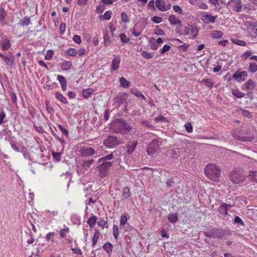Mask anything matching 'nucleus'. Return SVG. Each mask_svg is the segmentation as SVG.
<instances>
[{"instance_id":"1","label":"nucleus","mask_w":257,"mask_h":257,"mask_svg":"<svg viewBox=\"0 0 257 257\" xmlns=\"http://www.w3.org/2000/svg\"><path fill=\"white\" fill-rule=\"evenodd\" d=\"M204 171L206 176L210 180L216 182L219 181L221 174L219 166L215 164H208L206 166Z\"/></svg>"},{"instance_id":"2","label":"nucleus","mask_w":257,"mask_h":257,"mask_svg":"<svg viewBox=\"0 0 257 257\" xmlns=\"http://www.w3.org/2000/svg\"><path fill=\"white\" fill-rule=\"evenodd\" d=\"M230 176L231 180L236 184L243 182L245 178L242 170L239 169H235L231 172Z\"/></svg>"},{"instance_id":"3","label":"nucleus","mask_w":257,"mask_h":257,"mask_svg":"<svg viewBox=\"0 0 257 257\" xmlns=\"http://www.w3.org/2000/svg\"><path fill=\"white\" fill-rule=\"evenodd\" d=\"M227 8L235 13H240L242 11L241 0H229L227 3Z\"/></svg>"},{"instance_id":"4","label":"nucleus","mask_w":257,"mask_h":257,"mask_svg":"<svg viewBox=\"0 0 257 257\" xmlns=\"http://www.w3.org/2000/svg\"><path fill=\"white\" fill-rule=\"evenodd\" d=\"M112 166V163L110 162H102L98 167L99 171V175L101 178H103L106 176L109 171V169Z\"/></svg>"},{"instance_id":"5","label":"nucleus","mask_w":257,"mask_h":257,"mask_svg":"<svg viewBox=\"0 0 257 257\" xmlns=\"http://www.w3.org/2000/svg\"><path fill=\"white\" fill-rule=\"evenodd\" d=\"M217 16H213L207 12H202L201 19L205 24L214 23Z\"/></svg>"},{"instance_id":"6","label":"nucleus","mask_w":257,"mask_h":257,"mask_svg":"<svg viewBox=\"0 0 257 257\" xmlns=\"http://www.w3.org/2000/svg\"><path fill=\"white\" fill-rule=\"evenodd\" d=\"M198 34V30L196 26H185L184 29V35H189L191 38H194Z\"/></svg>"},{"instance_id":"7","label":"nucleus","mask_w":257,"mask_h":257,"mask_svg":"<svg viewBox=\"0 0 257 257\" xmlns=\"http://www.w3.org/2000/svg\"><path fill=\"white\" fill-rule=\"evenodd\" d=\"M115 127L122 134L127 133L128 126L126 122L122 119H117L115 123Z\"/></svg>"},{"instance_id":"8","label":"nucleus","mask_w":257,"mask_h":257,"mask_svg":"<svg viewBox=\"0 0 257 257\" xmlns=\"http://www.w3.org/2000/svg\"><path fill=\"white\" fill-rule=\"evenodd\" d=\"M159 148L158 142L156 140H153L148 145V147L146 150L148 155L152 156L158 150Z\"/></svg>"},{"instance_id":"9","label":"nucleus","mask_w":257,"mask_h":257,"mask_svg":"<svg viewBox=\"0 0 257 257\" xmlns=\"http://www.w3.org/2000/svg\"><path fill=\"white\" fill-rule=\"evenodd\" d=\"M155 5L157 9L161 12H167L171 8V4L170 3L166 5L165 2L163 0H156Z\"/></svg>"},{"instance_id":"10","label":"nucleus","mask_w":257,"mask_h":257,"mask_svg":"<svg viewBox=\"0 0 257 257\" xmlns=\"http://www.w3.org/2000/svg\"><path fill=\"white\" fill-rule=\"evenodd\" d=\"M206 236L209 238H220L223 235L222 232L219 229L213 228L209 231L205 232Z\"/></svg>"},{"instance_id":"11","label":"nucleus","mask_w":257,"mask_h":257,"mask_svg":"<svg viewBox=\"0 0 257 257\" xmlns=\"http://www.w3.org/2000/svg\"><path fill=\"white\" fill-rule=\"evenodd\" d=\"M81 155L84 157L91 156L95 154V151L92 147H88L87 146L83 147L80 151Z\"/></svg>"},{"instance_id":"12","label":"nucleus","mask_w":257,"mask_h":257,"mask_svg":"<svg viewBox=\"0 0 257 257\" xmlns=\"http://www.w3.org/2000/svg\"><path fill=\"white\" fill-rule=\"evenodd\" d=\"M247 76V73L245 71L238 72L237 71L233 74L232 78L237 82L244 81Z\"/></svg>"},{"instance_id":"13","label":"nucleus","mask_w":257,"mask_h":257,"mask_svg":"<svg viewBox=\"0 0 257 257\" xmlns=\"http://www.w3.org/2000/svg\"><path fill=\"white\" fill-rule=\"evenodd\" d=\"M231 204L227 203H222L218 208L219 215L222 217H225L228 215V211L229 209L231 207Z\"/></svg>"},{"instance_id":"14","label":"nucleus","mask_w":257,"mask_h":257,"mask_svg":"<svg viewBox=\"0 0 257 257\" xmlns=\"http://www.w3.org/2000/svg\"><path fill=\"white\" fill-rule=\"evenodd\" d=\"M104 144L108 148H111L118 144V142L116 137L109 136L105 140Z\"/></svg>"},{"instance_id":"15","label":"nucleus","mask_w":257,"mask_h":257,"mask_svg":"<svg viewBox=\"0 0 257 257\" xmlns=\"http://www.w3.org/2000/svg\"><path fill=\"white\" fill-rule=\"evenodd\" d=\"M120 63V57L118 55H114L112 64L111 68L113 71L118 70Z\"/></svg>"},{"instance_id":"16","label":"nucleus","mask_w":257,"mask_h":257,"mask_svg":"<svg viewBox=\"0 0 257 257\" xmlns=\"http://www.w3.org/2000/svg\"><path fill=\"white\" fill-rule=\"evenodd\" d=\"M169 22L172 25H181V21L175 15H171L168 18Z\"/></svg>"},{"instance_id":"17","label":"nucleus","mask_w":257,"mask_h":257,"mask_svg":"<svg viewBox=\"0 0 257 257\" xmlns=\"http://www.w3.org/2000/svg\"><path fill=\"white\" fill-rule=\"evenodd\" d=\"M143 29L139 24H135L133 28V33L135 37L140 36L143 32Z\"/></svg>"},{"instance_id":"18","label":"nucleus","mask_w":257,"mask_h":257,"mask_svg":"<svg viewBox=\"0 0 257 257\" xmlns=\"http://www.w3.org/2000/svg\"><path fill=\"white\" fill-rule=\"evenodd\" d=\"M7 16V12L4 8H0V24L2 26H5L6 23L5 19Z\"/></svg>"},{"instance_id":"19","label":"nucleus","mask_w":257,"mask_h":257,"mask_svg":"<svg viewBox=\"0 0 257 257\" xmlns=\"http://www.w3.org/2000/svg\"><path fill=\"white\" fill-rule=\"evenodd\" d=\"M57 80L61 85V89L63 91H65L67 88V81L65 77L62 75H58L57 76Z\"/></svg>"},{"instance_id":"20","label":"nucleus","mask_w":257,"mask_h":257,"mask_svg":"<svg viewBox=\"0 0 257 257\" xmlns=\"http://www.w3.org/2000/svg\"><path fill=\"white\" fill-rule=\"evenodd\" d=\"M94 91V90L92 88L84 89L82 91V97L85 99L88 98L93 94Z\"/></svg>"},{"instance_id":"21","label":"nucleus","mask_w":257,"mask_h":257,"mask_svg":"<svg viewBox=\"0 0 257 257\" xmlns=\"http://www.w3.org/2000/svg\"><path fill=\"white\" fill-rule=\"evenodd\" d=\"M30 19L29 17H25L24 19H21L17 24V27H23V28L28 26L30 24Z\"/></svg>"},{"instance_id":"22","label":"nucleus","mask_w":257,"mask_h":257,"mask_svg":"<svg viewBox=\"0 0 257 257\" xmlns=\"http://www.w3.org/2000/svg\"><path fill=\"white\" fill-rule=\"evenodd\" d=\"M94 231V234L92 238V243H91V246L93 247H94L97 243L100 235V232L98 229H95Z\"/></svg>"},{"instance_id":"23","label":"nucleus","mask_w":257,"mask_h":257,"mask_svg":"<svg viewBox=\"0 0 257 257\" xmlns=\"http://www.w3.org/2000/svg\"><path fill=\"white\" fill-rule=\"evenodd\" d=\"M210 37L213 39H220L223 36V33L221 31L213 30L210 33Z\"/></svg>"},{"instance_id":"24","label":"nucleus","mask_w":257,"mask_h":257,"mask_svg":"<svg viewBox=\"0 0 257 257\" xmlns=\"http://www.w3.org/2000/svg\"><path fill=\"white\" fill-rule=\"evenodd\" d=\"M97 221V216L93 215L88 218L87 221V223L89 225L90 228H93L94 227Z\"/></svg>"},{"instance_id":"25","label":"nucleus","mask_w":257,"mask_h":257,"mask_svg":"<svg viewBox=\"0 0 257 257\" xmlns=\"http://www.w3.org/2000/svg\"><path fill=\"white\" fill-rule=\"evenodd\" d=\"M13 31L15 34L19 35V36L21 37L25 32L24 28L22 27V26H17L16 24L14 26Z\"/></svg>"},{"instance_id":"26","label":"nucleus","mask_w":257,"mask_h":257,"mask_svg":"<svg viewBox=\"0 0 257 257\" xmlns=\"http://www.w3.org/2000/svg\"><path fill=\"white\" fill-rule=\"evenodd\" d=\"M111 44V40L107 32H105L103 34V44L105 47L109 46Z\"/></svg>"},{"instance_id":"27","label":"nucleus","mask_w":257,"mask_h":257,"mask_svg":"<svg viewBox=\"0 0 257 257\" xmlns=\"http://www.w3.org/2000/svg\"><path fill=\"white\" fill-rule=\"evenodd\" d=\"M71 66V62L66 60H64L60 64V67H61V69L64 71H67V70L69 69Z\"/></svg>"},{"instance_id":"28","label":"nucleus","mask_w":257,"mask_h":257,"mask_svg":"<svg viewBox=\"0 0 257 257\" xmlns=\"http://www.w3.org/2000/svg\"><path fill=\"white\" fill-rule=\"evenodd\" d=\"M112 12L110 11H106L102 15H100L99 18L100 20H109L112 16Z\"/></svg>"},{"instance_id":"29","label":"nucleus","mask_w":257,"mask_h":257,"mask_svg":"<svg viewBox=\"0 0 257 257\" xmlns=\"http://www.w3.org/2000/svg\"><path fill=\"white\" fill-rule=\"evenodd\" d=\"M1 47H2V50L4 51L8 50L10 47V41L8 39L3 40L1 42Z\"/></svg>"},{"instance_id":"30","label":"nucleus","mask_w":257,"mask_h":257,"mask_svg":"<svg viewBox=\"0 0 257 257\" xmlns=\"http://www.w3.org/2000/svg\"><path fill=\"white\" fill-rule=\"evenodd\" d=\"M127 221V217L125 214H122L120 217V227H123Z\"/></svg>"},{"instance_id":"31","label":"nucleus","mask_w":257,"mask_h":257,"mask_svg":"<svg viewBox=\"0 0 257 257\" xmlns=\"http://www.w3.org/2000/svg\"><path fill=\"white\" fill-rule=\"evenodd\" d=\"M201 82L209 88H211L214 84V82L209 79H203Z\"/></svg>"},{"instance_id":"32","label":"nucleus","mask_w":257,"mask_h":257,"mask_svg":"<svg viewBox=\"0 0 257 257\" xmlns=\"http://www.w3.org/2000/svg\"><path fill=\"white\" fill-rule=\"evenodd\" d=\"M65 228L63 229H61L59 231L60 236L61 238H64L66 236L67 234L69 233L70 230L68 227L65 226Z\"/></svg>"},{"instance_id":"33","label":"nucleus","mask_w":257,"mask_h":257,"mask_svg":"<svg viewBox=\"0 0 257 257\" xmlns=\"http://www.w3.org/2000/svg\"><path fill=\"white\" fill-rule=\"evenodd\" d=\"M249 179L251 181L256 182L257 181V170L250 171L249 173Z\"/></svg>"},{"instance_id":"34","label":"nucleus","mask_w":257,"mask_h":257,"mask_svg":"<svg viewBox=\"0 0 257 257\" xmlns=\"http://www.w3.org/2000/svg\"><path fill=\"white\" fill-rule=\"evenodd\" d=\"M168 219L170 222L175 223L178 220V216L177 214H169L168 216Z\"/></svg>"},{"instance_id":"35","label":"nucleus","mask_w":257,"mask_h":257,"mask_svg":"<svg viewBox=\"0 0 257 257\" xmlns=\"http://www.w3.org/2000/svg\"><path fill=\"white\" fill-rule=\"evenodd\" d=\"M232 94L237 98H242L244 96V93L240 91L238 89H233L232 91Z\"/></svg>"},{"instance_id":"36","label":"nucleus","mask_w":257,"mask_h":257,"mask_svg":"<svg viewBox=\"0 0 257 257\" xmlns=\"http://www.w3.org/2000/svg\"><path fill=\"white\" fill-rule=\"evenodd\" d=\"M55 96L58 100L62 101L64 103H68V101L66 98L59 92H56L55 94Z\"/></svg>"},{"instance_id":"37","label":"nucleus","mask_w":257,"mask_h":257,"mask_svg":"<svg viewBox=\"0 0 257 257\" xmlns=\"http://www.w3.org/2000/svg\"><path fill=\"white\" fill-rule=\"evenodd\" d=\"M55 234L54 232H49L46 234V241L52 243L54 242V237Z\"/></svg>"},{"instance_id":"38","label":"nucleus","mask_w":257,"mask_h":257,"mask_svg":"<svg viewBox=\"0 0 257 257\" xmlns=\"http://www.w3.org/2000/svg\"><path fill=\"white\" fill-rule=\"evenodd\" d=\"M103 248L108 253H110L112 251V245L111 243H105L103 245Z\"/></svg>"},{"instance_id":"39","label":"nucleus","mask_w":257,"mask_h":257,"mask_svg":"<svg viewBox=\"0 0 257 257\" xmlns=\"http://www.w3.org/2000/svg\"><path fill=\"white\" fill-rule=\"evenodd\" d=\"M131 92L137 97L142 99L143 100H146V97L140 91L138 90H131Z\"/></svg>"},{"instance_id":"40","label":"nucleus","mask_w":257,"mask_h":257,"mask_svg":"<svg viewBox=\"0 0 257 257\" xmlns=\"http://www.w3.org/2000/svg\"><path fill=\"white\" fill-rule=\"evenodd\" d=\"M257 70V65L254 62H249L248 71L251 73L255 72Z\"/></svg>"},{"instance_id":"41","label":"nucleus","mask_w":257,"mask_h":257,"mask_svg":"<svg viewBox=\"0 0 257 257\" xmlns=\"http://www.w3.org/2000/svg\"><path fill=\"white\" fill-rule=\"evenodd\" d=\"M66 53L69 56L75 57L78 54V51L74 48H69L66 51Z\"/></svg>"},{"instance_id":"42","label":"nucleus","mask_w":257,"mask_h":257,"mask_svg":"<svg viewBox=\"0 0 257 257\" xmlns=\"http://www.w3.org/2000/svg\"><path fill=\"white\" fill-rule=\"evenodd\" d=\"M245 85L246 88L249 90H252L254 87V83L251 79L248 80Z\"/></svg>"},{"instance_id":"43","label":"nucleus","mask_w":257,"mask_h":257,"mask_svg":"<svg viewBox=\"0 0 257 257\" xmlns=\"http://www.w3.org/2000/svg\"><path fill=\"white\" fill-rule=\"evenodd\" d=\"M119 81L120 86L123 87H127V86H128V82L126 80V79L124 77H120L119 78Z\"/></svg>"},{"instance_id":"44","label":"nucleus","mask_w":257,"mask_h":257,"mask_svg":"<svg viewBox=\"0 0 257 257\" xmlns=\"http://www.w3.org/2000/svg\"><path fill=\"white\" fill-rule=\"evenodd\" d=\"M113 158V154L112 153L108 156L103 157L102 158H100L99 159V163L105 162L104 161L108 160H111Z\"/></svg>"},{"instance_id":"45","label":"nucleus","mask_w":257,"mask_h":257,"mask_svg":"<svg viewBox=\"0 0 257 257\" xmlns=\"http://www.w3.org/2000/svg\"><path fill=\"white\" fill-rule=\"evenodd\" d=\"M94 162V159H91L87 161H85L82 164V166L84 168H88L91 165H92Z\"/></svg>"},{"instance_id":"46","label":"nucleus","mask_w":257,"mask_h":257,"mask_svg":"<svg viewBox=\"0 0 257 257\" xmlns=\"http://www.w3.org/2000/svg\"><path fill=\"white\" fill-rule=\"evenodd\" d=\"M232 42L234 44L237 45L238 46H244L246 45V42L243 41V40L234 39V40H232Z\"/></svg>"},{"instance_id":"47","label":"nucleus","mask_w":257,"mask_h":257,"mask_svg":"<svg viewBox=\"0 0 257 257\" xmlns=\"http://www.w3.org/2000/svg\"><path fill=\"white\" fill-rule=\"evenodd\" d=\"M138 144V141H134L132 142L131 146H130V154H132L133 152L134 151L136 147L137 146Z\"/></svg>"},{"instance_id":"48","label":"nucleus","mask_w":257,"mask_h":257,"mask_svg":"<svg viewBox=\"0 0 257 257\" xmlns=\"http://www.w3.org/2000/svg\"><path fill=\"white\" fill-rule=\"evenodd\" d=\"M171 47L169 45L165 44L163 46V48L160 50V53L161 54H164L167 51H169Z\"/></svg>"},{"instance_id":"49","label":"nucleus","mask_w":257,"mask_h":257,"mask_svg":"<svg viewBox=\"0 0 257 257\" xmlns=\"http://www.w3.org/2000/svg\"><path fill=\"white\" fill-rule=\"evenodd\" d=\"M58 127L60 130V131L64 134V135L66 137L68 136V131L67 130L66 128H65L64 126L60 124L58 125Z\"/></svg>"},{"instance_id":"50","label":"nucleus","mask_w":257,"mask_h":257,"mask_svg":"<svg viewBox=\"0 0 257 257\" xmlns=\"http://www.w3.org/2000/svg\"><path fill=\"white\" fill-rule=\"evenodd\" d=\"M113 234L115 239H117L118 235V228L116 225H114L113 226Z\"/></svg>"},{"instance_id":"51","label":"nucleus","mask_w":257,"mask_h":257,"mask_svg":"<svg viewBox=\"0 0 257 257\" xmlns=\"http://www.w3.org/2000/svg\"><path fill=\"white\" fill-rule=\"evenodd\" d=\"M71 250L73 253L76 254L81 255L82 254V250L79 247H75L74 248L71 247Z\"/></svg>"},{"instance_id":"52","label":"nucleus","mask_w":257,"mask_h":257,"mask_svg":"<svg viewBox=\"0 0 257 257\" xmlns=\"http://www.w3.org/2000/svg\"><path fill=\"white\" fill-rule=\"evenodd\" d=\"M173 9L175 13H177L179 14H183V11L179 6L174 5L173 6Z\"/></svg>"},{"instance_id":"53","label":"nucleus","mask_w":257,"mask_h":257,"mask_svg":"<svg viewBox=\"0 0 257 257\" xmlns=\"http://www.w3.org/2000/svg\"><path fill=\"white\" fill-rule=\"evenodd\" d=\"M73 41L78 44H80L82 42L80 36L77 35H75L73 36Z\"/></svg>"},{"instance_id":"54","label":"nucleus","mask_w":257,"mask_h":257,"mask_svg":"<svg viewBox=\"0 0 257 257\" xmlns=\"http://www.w3.org/2000/svg\"><path fill=\"white\" fill-rule=\"evenodd\" d=\"M4 60L8 65H12V64L13 63L14 59L13 58H9L8 57L6 56L5 57Z\"/></svg>"},{"instance_id":"55","label":"nucleus","mask_w":257,"mask_h":257,"mask_svg":"<svg viewBox=\"0 0 257 257\" xmlns=\"http://www.w3.org/2000/svg\"><path fill=\"white\" fill-rule=\"evenodd\" d=\"M154 119H155V121L157 122H159L160 121H164V122L167 121V119L164 116H163L162 115L157 116V117H155Z\"/></svg>"},{"instance_id":"56","label":"nucleus","mask_w":257,"mask_h":257,"mask_svg":"<svg viewBox=\"0 0 257 257\" xmlns=\"http://www.w3.org/2000/svg\"><path fill=\"white\" fill-rule=\"evenodd\" d=\"M234 222L235 223L239 224L241 225H244V222L238 216H235L234 219Z\"/></svg>"},{"instance_id":"57","label":"nucleus","mask_w":257,"mask_h":257,"mask_svg":"<svg viewBox=\"0 0 257 257\" xmlns=\"http://www.w3.org/2000/svg\"><path fill=\"white\" fill-rule=\"evenodd\" d=\"M252 54L251 51L247 50L242 55V57L244 60H246L249 57H250Z\"/></svg>"},{"instance_id":"58","label":"nucleus","mask_w":257,"mask_h":257,"mask_svg":"<svg viewBox=\"0 0 257 257\" xmlns=\"http://www.w3.org/2000/svg\"><path fill=\"white\" fill-rule=\"evenodd\" d=\"M119 37L121 42H127L128 41V38H127L126 35L124 33L120 34Z\"/></svg>"},{"instance_id":"59","label":"nucleus","mask_w":257,"mask_h":257,"mask_svg":"<svg viewBox=\"0 0 257 257\" xmlns=\"http://www.w3.org/2000/svg\"><path fill=\"white\" fill-rule=\"evenodd\" d=\"M185 127L187 132L189 133H191L193 131L192 124L190 122L186 123L185 125Z\"/></svg>"},{"instance_id":"60","label":"nucleus","mask_w":257,"mask_h":257,"mask_svg":"<svg viewBox=\"0 0 257 257\" xmlns=\"http://www.w3.org/2000/svg\"><path fill=\"white\" fill-rule=\"evenodd\" d=\"M52 156H53V158L55 159V160L56 161L58 162L60 160L61 155L59 153H55V152H53Z\"/></svg>"},{"instance_id":"61","label":"nucleus","mask_w":257,"mask_h":257,"mask_svg":"<svg viewBox=\"0 0 257 257\" xmlns=\"http://www.w3.org/2000/svg\"><path fill=\"white\" fill-rule=\"evenodd\" d=\"M152 21L156 24H159L162 22V19L160 17L155 16L152 19Z\"/></svg>"},{"instance_id":"62","label":"nucleus","mask_w":257,"mask_h":257,"mask_svg":"<svg viewBox=\"0 0 257 257\" xmlns=\"http://www.w3.org/2000/svg\"><path fill=\"white\" fill-rule=\"evenodd\" d=\"M120 17H121V21L124 23H126L128 21V17L125 12L122 13Z\"/></svg>"},{"instance_id":"63","label":"nucleus","mask_w":257,"mask_h":257,"mask_svg":"<svg viewBox=\"0 0 257 257\" xmlns=\"http://www.w3.org/2000/svg\"><path fill=\"white\" fill-rule=\"evenodd\" d=\"M53 51L52 50H49L46 52V55H45V59L46 60H50L53 56Z\"/></svg>"},{"instance_id":"64","label":"nucleus","mask_w":257,"mask_h":257,"mask_svg":"<svg viewBox=\"0 0 257 257\" xmlns=\"http://www.w3.org/2000/svg\"><path fill=\"white\" fill-rule=\"evenodd\" d=\"M142 55L145 58L149 59L152 58L153 55H152L150 52L143 51L142 53Z\"/></svg>"}]
</instances>
